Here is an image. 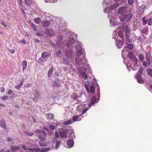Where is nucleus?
<instances>
[{"instance_id":"f257e3e1","label":"nucleus","mask_w":152,"mask_h":152,"mask_svg":"<svg viewBox=\"0 0 152 152\" xmlns=\"http://www.w3.org/2000/svg\"><path fill=\"white\" fill-rule=\"evenodd\" d=\"M79 72L81 76L85 79H87V75L86 73V69L84 67H80L79 69Z\"/></svg>"},{"instance_id":"f03ea898","label":"nucleus","mask_w":152,"mask_h":152,"mask_svg":"<svg viewBox=\"0 0 152 152\" xmlns=\"http://www.w3.org/2000/svg\"><path fill=\"white\" fill-rule=\"evenodd\" d=\"M133 16V14L132 13H129L127 15H123V19H121V21H125L126 22L129 21Z\"/></svg>"},{"instance_id":"7ed1b4c3","label":"nucleus","mask_w":152,"mask_h":152,"mask_svg":"<svg viewBox=\"0 0 152 152\" xmlns=\"http://www.w3.org/2000/svg\"><path fill=\"white\" fill-rule=\"evenodd\" d=\"M69 132H70L71 133H72V132H73L71 130H63L61 132H59V134L61 138H66V134Z\"/></svg>"},{"instance_id":"20e7f679","label":"nucleus","mask_w":152,"mask_h":152,"mask_svg":"<svg viewBox=\"0 0 152 152\" xmlns=\"http://www.w3.org/2000/svg\"><path fill=\"white\" fill-rule=\"evenodd\" d=\"M132 60L133 63L130 65L131 67L134 69H136L138 66L137 65L138 60L136 57L134 58Z\"/></svg>"},{"instance_id":"39448f33","label":"nucleus","mask_w":152,"mask_h":152,"mask_svg":"<svg viewBox=\"0 0 152 152\" xmlns=\"http://www.w3.org/2000/svg\"><path fill=\"white\" fill-rule=\"evenodd\" d=\"M122 29L123 32L125 33L126 35H127L129 32L130 30L128 26L125 25H123Z\"/></svg>"},{"instance_id":"423d86ee","label":"nucleus","mask_w":152,"mask_h":152,"mask_svg":"<svg viewBox=\"0 0 152 152\" xmlns=\"http://www.w3.org/2000/svg\"><path fill=\"white\" fill-rule=\"evenodd\" d=\"M73 52L72 50H67L65 52V55L66 57L71 58L73 55Z\"/></svg>"},{"instance_id":"0eeeda50","label":"nucleus","mask_w":152,"mask_h":152,"mask_svg":"<svg viewBox=\"0 0 152 152\" xmlns=\"http://www.w3.org/2000/svg\"><path fill=\"white\" fill-rule=\"evenodd\" d=\"M46 33L47 35L51 36L54 34V32L52 29L47 28L46 30Z\"/></svg>"},{"instance_id":"6e6552de","label":"nucleus","mask_w":152,"mask_h":152,"mask_svg":"<svg viewBox=\"0 0 152 152\" xmlns=\"http://www.w3.org/2000/svg\"><path fill=\"white\" fill-rule=\"evenodd\" d=\"M74 141L72 139H70L67 142V145L68 146V148H71L74 145Z\"/></svg>"},{"instance_id":"1a4fd4ad","label":"nucleus","mask_w":152,"mask_h":152,"mask_svg":"<svg viewBox=\"0 0 152 152\" xmlns=\"http://www.w3.org/2000/svg\"><path fill=\"white\" fill-rule=\"evenodd\" d=\"M42 26L45 27L49 26L50 24L49 21H43L41 22Z\"/></svg>"},{"instance_id":"9d476101","label":"nucleus","mask_w":152,"mask_h":152,"mask_svg":"<svg viewBox=\"0 0 152 152\" xmlns=\"http://www.w3.org/2000/svg\"><path fill=\"white\" fill-rule=\"evenodd\" d=\"M116 43L118 48H121L124 42L121 40H117Z\"/></svg>"},{"instance_id":"9b49d317","label":"nucleus","mask_w":152,"mask_h":152,"mask_svg":"<svg viewBox=\"0 0 152 152\" xmlns=\"http://www.w3.org/2000/svg\"><path fill=\"white\" fill-rule=\"evenodd\" d=\"M127 10L126 7H122L120 8L118 10V12L120 14L124 13Z\"/></svg>"},{"instance_id":"f8f14e48","label":"nucleus","mask_w":152,"mask_h":152,"mask_svg":"<svg viewBox=\"0 0 152 152\" xmlns=\"http://www.w3.org/2000/svg\"><path fill=\"white\" fill-rule=\"evenodd\" d=\"M97 92H98V94L97 95V96H98V97L97 99H96V103H97L99 100L100 99V89L99 88V86L98 84H97Z\"/></svg>"},{"instance_id":"ddd939ff","label":"nucleus","mask_w":152,"mask_h":152,"mask_svg":"<svg viewBox=\"0 0 152 152\" xmlns=\"http://www.w3.org/2000/svg\"><path fill=\"white\" fill-rule=\"evenodd\" d=\"M46 117L48 120H52L54 118V115L51 113H48L46 114Z\"/></svg>"},{"instance_id":"4468645a","label":"nucleus","mask_w":152,"mask_h":152,"mask_svg":"<svg viewBox=\"0 0 152 152\" xmlns=\"http://www.w3.org/2000/svg\"><path fill=\"white\" fill-rule=\"evenodd\" d=\"M75 41V39L73 38H71L67 43V45L68 46H70L73 45Z\"/></svg>"},{"instance_id":"2eb2a0df","label":"nucleus","mask_w":152,"mask_h":152,"mask_svg":"<svg viewBox=\"0 0 152 152\" xmlns=\"http://www.w3.org/2000/svg\"><path fill=\"white\" fill-rule=\"evenodd\" d=\"M22 69L23 71L26 69L27 66V62L26 60L23 61L22 62Z\"/></svg>"},{"instance_id":"dca6fc26","label":"nucleus","mask_w":152,"mask_h":152,"mask_svg":"<svg viewBox=\"0 0 152 152\" xmlns=\"http://www.w3.org/2000/svg\"><path fill=\"white\" fill-rule=\"evenodd\" d=\"M0 126L3 128L7 129V127L5 122L3 120L0 121Z\"/></svg>"},{"instance_id":"f3484780","label":"nucleus","mask_w":152,"mask_h":152,"mask_svg":"<svg viewBox=\"0 0 152 152\" xmlns=\"http://www.w3.org/2000/svg\"><path fill=\"white\" fill-rule=\"evenodd\" d=\"M25 4L27 6L31 5L32 3V0H25Z\"/></svg>"},{"instance_id":"a211bd4d","label":"nucleus","mask_w":152,"mask_h":152,"mask_svg":"<svg viewBox=\"0 0 152 152\" xmlns=\"http://www.w3.org/2000/svg\"><path fill=\"white\" fill-rule=\"evenodd\" d=\"M77 47V46L76 45V49L77 50L76 55L78 57H79L82 54V51L81 50H78Z\"/></svg>"},{"instance_id":"6ab92c4d","label":"nucleus","mask_w":152,"mask_h":152,"mask_svg":"<svg viewBox=\"0 0 152 152\" xmlns=\"http://www.w3.org/2000/svg\"><path fill=\"white\" fill-rule=\"evenodd\" d=\"M23 82L24 80H22L20 81V83L18 84V85L15 86V88L17 89H19L23 85Z\"/></svg>"},{"instance_id":"aec40b11","label":"nucleus","mask_w":152,"mask_h":152,"mask_svg":"<svg viewBox=\"0 0 152 152\" xmlns=\"http://www.w3.org/2000/svg\"><path fill=\"white\" fill-rule=\"evenodd\" d=\"M75 61L76 63L78 64L81 65L82 64L81 59H80L78 58H77V57H75Z\"/></svg>"},{"instance_id":"412c9836","label":"nucleus","mask_w":152,"mask_h":152,"mask_svg":"<svg viewBox=\"0 0 152 152\" xmlns=\"http://www.w3.org/2000/svg\"><path fill=\"white\" fill-rule=\"evenodd\" d=\"M95 103V96H94L92 97L91 102L89 104L90 107L92 105L94 104Z\"/></svg>"},{"instance_id":"4be33fe9","label":"nucleus","mask_w":152,"mask_h":152,"mask_svg":"<svg viewBox=\"0 0 152 152\" xmlns=\"http://www.w3.org/2000/svg\"><path fill=\"white\" fill-rule=\"evenodd\" d=\"M119 5V4L118 3H115L112 5L110 8L111 9H114L118 7Z\"/></svg>"},{"instance_id":"5701e85b","label":"nucleus","mask_w":152,"mask_h":152,"mask_svg":"<svg viewBox=\"0 0 152 152\" xmlns=\"http://www.w3.org/2000/svg\"><path fill=\"white\" fill-rule=\"evenodd\" d=\"M146 56L147 61L148 62V64H150L151 59V56L150 55L148 54L147 53H146Z\"/></svg>"},{"instance_id":"b1692460","label":"nucleus","mask_w":152,"mask_h":152,"mask_svg":"<svg viewBox=\"0 0 152 152\" xmlns=\"http://www.w3.org/2000/svg\"><path fill=\"white\" fill-rule=\"evenodd\" d=\"M146 71L148 75L152 77V69L151 68H148L147 69Z\"/></svg>"},{"instance_id":"393cba45","label":"nucleus","mask_w":152,"mask_h":152,"mask_svg":"<svg viewBox=\"0 0 152 152\" xmlns=\"http://www.w3.org/2000/svg\"><path fill=\"white\" fill-rule=\"evenodd\" d=\"M53 68L52 67L49 70L48 73V76L49 77H50L52 74V73L53 72Z\"/></svg>"},{"instance_id":"a878e982","label":"nucleus","mask_w":152,"mask_h":152,"mask_svg":"<svg viewBox=\"0 0 152 152\" xmlns=\"http://www.w3.org/2000/svg\"><path fill=\"white\" fill-rule=\"evenodd\" d=\"M48 56V54L47 52H43L42 54V57L43 58H45Z\"/></svg>"},{"instance_id":"bb28decb","label":"nucleus","mask_w":152,"mask_h":152,"mask_svg":"<svg viewBox=\"0 0 152 152\" xmlns=\"http://www.w3.org/2000/svg\"><path fill=\"white\" fill-rule=\"evenodd\" d=\"M56 141V149H58L61 144V142L60 140L57 141V140Z\"/></svg>"},{"instance_id":"cd10ccee","label":"nucleus","mask_w":152,"mask_h":152,"mask_svg":"<svg viewBox=\"0 0 152 152\" xmlns=\"http://www.w3.org/2000/svg\"><path fill=\"white\" fill-rule=\"evenodd\" d=\"M148 31V27L147 26L143 28L141 30L142 32L143 33H146Z\"/></svg>"},{"instance_id":"c85d7f7f","label":"nucleus","mask_w":152,"mask_h":152,"mask_svg":"<svg viewBox=\"0 0 152 152\" xmlns=\"http://www.w3.org/2000/svg\"><path fill=\"white\" fill-rule=\"evenodd\" d=\"M39 139L41 140V141H42V142H45V137H43V136L41 135H39L38 136Z\"/></svg>"},{"instance_id":"c756f323","label":"nucleus","mask_w":152,"mask_h":152,"mask_svg":"<svg viewBox=\"0 0 152 152\" xmlns=\"http://www.w3.org/2000/svg\"><path fill=\"white\" fill-rule=\"evenodd\" d=\"M34 21L36 23L39 24L41 21V19L40 18H38L34 19Z\"/></svg>"},{"instance_id":"7c9ffc66","label":"nucleus","mask_w":152,"mask_h":152,"mask_svg":"<svg viewBox=\"0 0 152 152\" xmlns=\"http://www.w3.org/2000/svg\"><path fill=\"white\" fill-rule=\"evenodd\" d=\"M129 57L131 59H132L134 58L133 56V53L132 52H130L129 53Z\"/></svg>"},{"instance_id":"2f4dec72","label":"nucleus","mask_w":152,"mask_h":152,"mask_svg":"<svg viewBox=\"0 0 152 152\" xmlns=\"http://www.w3.org/2000/svg\"><path fill=\"white\" fill-rule=\"evenodd\" d=\"M137 81L138 82V83H143L144 81L143 80L142 77H141L137 79Z\"/></svg>"},{"instance_id":"473e14b6","label":"nucleus","mask_w":152,"mask_h":152,"mask_svg":"<svg viewBox=\"0 0 152 152\" xmlns=\"http://www.w3.org/2000/svg\"><path fill=\"white\" fill-rule=\"evenodd\" d=\"M78 97V96L77 95L76 93H75L72 94L71 96V97L74 99L77 98Z\"/></svg>"},{"instance_id":"72a5a7b5","label":"nucleus","mask_w":152,"mask_h":152,"mask_svg":"<svg viewBox=\"0 0 152 152\" xmlns=\"http://www.w3.org/2000/svg\"><path fill=\"white\" fill-rule=\"evenodd\" d=\"M118 34L119 37L121 38H123V34L121 31H119L118 32Z\"/></svg>"},{"instance_id":"f704fd0d","label":"nucleus","mask_w":152,"mask_h":152,"mask_svg":"<svg viewBox=\"0 0 152 152\" xmlns=\"http://www.w3.org/2000/svg\"><path fill=\"white\" fill-rule=\"evenodd\" d=\"M138 57L139 59L141 61H142L144 60V56L142 54H140L138 55Z\"/></svg>"},{"instance_id":"c9c22d12","label":"nucleus","mask_w":152,"mask_h":152,"mask_svg":"<svg viewBox=\"0 0 152 152\" xmlns=\"http://www.w3.org/2000/svg\"><path fill=\"white\" fill-rule=\"evenodd\" d=\"M95 90V88L93 86H91L90 88V92L93 93L94 92Z\"/></svg>"},{"instance_id":"e433bc0d","label":"nucleus","mask_w":152,"mask_h":152,"mask_svg":"<svg viewBox=\"0 0 152 152\" xmlns=\"http://www.w3.org/2000/svg\"><path fill=\"white\" fill-rule=\"evenodd\" d=\"M80 116V115H74L73 117V120L74 121H76V120Z\"/></svg>"},{"instance_id":"4c0bfd02","label":"nucleus","mask_w":152,"mask_h":152,"mask_svg":"<svg viewBox=\"0 0 152 152\" xmlns=\"http://www.w3.org/2000/svg\"><path fill=\"white\" fill-rule=\"evenodd\" d=\"M72 123V122L70 120H67L63 122V124L64 125H69Z\"/></svg>"},{"instance_id":"58836bf2","label":"nucleus","mask_w":152,"mask_h":152,"mask_svg":"<svg viewBox=\"0 0 152 152\" xmlns=\"http://www.w3.org/2000/svg\"><path fill=\"white\" fill-rule=\"evenodd\" d=\"M39 144L41 147L45 146L46 144L45 142H42V141H40L39 142Z\"/></svg>"},{"instance_id":"ea45409f","label":"nucleus","mask_w":152,"mask_h":152,"mask_svg":"<svg viewBox=\"0 0 152 152\" xmlns=\"http://www.w3.org/2000/svg\"><path fill=\"white\" fill-rule=\"evenodd\" d=\"M146 18L145 17H143L142 18L143 23L145 24H146L148 22V20H146Z\"/></svg>"},{"instance_id":"a19ab883","label":"nucleus","mask_w":152,"mask_h":152,"mask_svg":"<svg viewBox=\"0 0 152 152\" xmlns=\"http://www.w3.org/2000/svg\"><path fill=\"white\" fill-rule=\"evenodd\" d=\"M49 148H43L40 150V151L42 152H46L48 151Z\"/></svg>"},{"instance_id":"79ce46f5","label":"nucleus","mask_w":152,"mask_h":152,"mask_svg":"<svg viewBox=\"0 0 152 152\" xmlns=\"http://www.w3.org/2000/svg\"><path fill=\"white\" fill-rule=\"evenodd\" d=\"M55 136L56 137V138L54 137L53 138V139H55L56 140H57V138H58L59 137V134L57 132H55Z\"/></svg>"},{"instance_id":"37998d69","label":"nucleus","mask_w":152,"mask_h":152,"mask_svg":"<svg viewBox=\"0 0 152 152\" xmlns=\"http://www.w3.org/2000/svg\"><path fill=\"white\" fill-rule=\"evenodd\" d=\"M53 85L54 86L59 87L60 86L59 84L57 83L56 81H55L53 82Z\"/></svg>"},{"instance_id":"c03bdc74","label":"nucleus","mask_w":152,"mask_h":152,"mask_svg":"<svg viewBox=\"0 0 152 152\" xmlns=\"http://www.w3.org/2000/svg\"><path fill=\"white\" fill-rule=\"evenodd\" d=\"M63 63L64 64H65L68 65L69 64V61L66 58H65L63 59Z\"/></svg>"},{"instance_id":"a18cd8bd","label":"nucleus","mask_w":152,"mask_h":152,"mask_svg":"<svg viewBox=\"0 0 152 152\" xmlns=\"http://www.w3.org/2000/svg\"><path fill=\"white\" fill-rule=\"evenodd\" d=\"M148 24L149 26H151L152 25V18H150L148 20Z\"/></svg>"},{"instance_id":"49530a36","label":"nucleus","mask_w":152,"mask_h":152,"mask_svg":"<svg viewBox=\"0 0 152 152\" xmlns=\"http://www.w3.org/2000/svg\"><path fill=\"white\" fill-rule=\"evenodd\" d=\"M136 79L142 77V75L141 74H139L138 73H137L136 75L135 76Z\"/></svg>"},{"instance_id":"de8ad7c7","label":"nucleus","mask_w":152,"mask_h":152,"mask_svg":"<svg viewBox=\"0 0 152 152\" xmlns=\"http://www.w3.org/2000/svg\"><path fill=\"white\" fill-rule=\"evenodd\" d=\"M127 47L130 50H132L133 48V45L132 44H129L127 45Z\"/></svg>"},{"instance_id":"09e8293b","label":"nucleus","mask_w":152,"mask_h":152,"mask_svg":"<svg viewBox=\"0 0 152 152\" xmlns=\"http://www.w3.org/2000/svg\"><path fill=\"white\" fill-rule=\"evenodd\" d=\"M24 133L26 134L27 136H32L34 135V133H28L26 132H24Z\"/></svg>"},{"instance_id":"8fccbe9b","label":"nucleus","mask_w":152,"mask_h":152,"mask_svg":"<svg viewBox=\"0 0 152 152\" xmlns=\"http://www.w3.org/2000/svg\"><path fill=\"white\" fill-rule=\"evenodd\" d=\"M31 27L33 28L34 30V31H37V29L34 23H31Z\"/></svg>"},{"instance_id":"3c124183","label":"nucleus","mask_w":152,"mask_h":152,"mask_svg":"<svg viewBox=\"0 0 152 152\" xmlns=\"http://www.w3.org/2000/svg\"><path fill=\"white\" fill-rule=\"evenodd\" d=\"M88 109L87 108L84 109L82 111L81 114L80 115V116L83 115L87 111Z\"/></svg>"},{"instance_id":"603ef678","label":"nucleus","mask_w":152,"mask_h":152,"mask_svg":"<svg viewBox=\"0 0 152 152\" xmlns=\"http://www.w3.org/2000/svg\"><path fill=\"white\" fill-rule=\"evenodd\" d=\"M128 4L129 5H131L134 3L133 0H128Z\"/></svg>"},{"instance_id":"864d4df0","label":"nucleus","mask_w":152,"mask_h":152,"mask_svg":"<svg viewBox=\"0 0 152 152\" xmlns=\"http://www.w3.org/2000/svg\"><path fill=\"white\" fill-rule=\"evenodd\" d=\"M49 128L51 130H53L55 129V126L52 125H50L49 126Z\"/></svg>"},{"instance_id":"5fc2aeb1","label":"nucleus","mask_w":152,"mask_h":152,"mask_svg":"<svg viewBox=\"0 0 152 152\" xmlns=\"http://www.w3.org/2000/svg\"><path fill=\"white\" fill-rule=\"evenodd\" d=\"M143 71V69L141 67L139 69V71L137 72V73H138L139 74H141Z\"/></svg>"},{"instance_id":"6e6d98bb","label":"nucleus","mask_w":152,"mask_h":152,"mask_svg":"<svg viewBox=\"0 0 152 152\" xmlns=\"http://www.w3.org/2000/svg\"><path fill=\"white\" fill-rule=\"evenodd\" d=\"M85 87L86 88L87 91L88 93H90V91L89 89H88V87L86 85H85Z\"/></svg>"},{"instance_id":"4d7b16f0","label":"nucleus","mask_w":152,"mask_h":152,"mask_svg":"<svg viewBox=\"0 0 152 152\" xmlns=\"http://www.w3.org/2000/svg\"><path fill=\"white\" fill-rule=\"evenodd\" d=\"M31 85L29 83H26L24 85V87L25 88H27L30 86Z\"/></svg>"},{"instance_id":"13d9d810","label":"nucleus","mask_w":152,"mask_h":152,"mask_svg":"<svg viewBox=\"0 0 152 152\" xmlns=\"http://www.w3.org/2000/svg\"><path fill=\"white\" fill-rule=\"evenodd\" d=\"M8 98V97L7 96H3L1 97V99L3 100H5L6 99H7Z\"/></svg>"},{"instance_id":"bf43d9fd","label":"nucleus","mask_w":152,"mask_h":152,"mask_svg":"<svg viewBox=\"0 0 152 152\" xmlns=\"http://www.w3.org/2000/svg\"><path fill=\"white\" fill-rule=\"evenodd\" d=\"M11 150L12 151H13V152L15 151V147L13 146H11Z\"/></svg>"},{"instance_id":"052dcab7","label":"nucleus","mask_w":152,"mask_h":152,"mask_svg":"<svg viewBox=\"0 0 152 152\" xmlns=\"http://www.w3.org/2000/svg\"><path fill=\"white\" fill-rule=\"evenodd\" d=\"M5 88L3 87H1V92L3 93L5 91Z\"/></svg>"},{"instance_id":"680f3d73","label":"nucleus","mask_w":152,"mask_h":152,"mask_svg":"<svg viewBox=\"0 0 152 152\" xmlns=\"http://www.w3.org/2000/svg\"><path fill=\"white\" fill-rule=\"evenodd\" d=\"M147 63L145 61H144L143 62V65L144 66L146 67L147 66Z\"/></svg>"},{"instance_id":"e2e57ef3","label":"nucleus","mask_w":152,"mask_h":152,"mask_svg":"<svg viewBox=\"0 0 152 152\" xmlns=\"http://www.w3.org/2000/svg\"><path fill=\"white\" fill-rule=\"evenodd\" d=\"M34 40L35 42H36L37 43H38L40 42V41L39 40L37 39V38H35L34 39Z\"/></svg>"},{"instance_id":"0e129e2a","label":"nucleus","mask_w":152,"mask_h":152,"mask_svg":"<svg viewBox=\"0 0 152 152\" xmlns=\"http://www.w3.org/2000/svg\"><path fill=\"white\" fill-rule=\"evenodd\" d=\"M42 135L45 137H46V133L44 131H42Z\"/></svg>"},{"instance_id":"69168bd1","label":"nucleus","mask_w":152,"mask_h":152,"mask_svg":"<svg viewBox=\"0 0 152 152\" xmlns=\"http://www.w3.org/2000/svg\"><path fill=\"white\" fill-rule=\"evenodd\" d=\"M21 147L24 150H26V146L24 145H22L21 146Z\"/></svg>"},{"instance_id":"338daca9","label":"nucleus","mask_w":152,"mask_h":152,"mask_svg":"<svg viewBox=\"0 0 152 152\" xmlns=\"http://www.w3.org/2000/svg\"><path fill=\"white\" fill-rule=\"evenodd\" d=\"M9 51H10V52L11 53H13L14 52H15V50H14V49H12V50H9Z\"/></svg>"},{"instance_id":"774afa93","label":"nucleus","mask_w":152,"mask_h":152,"mask_svg":"<svg viewBox=\"0 0 152 152\" xmlns=\"http://www.w3.org/2000/svg\"><path fill=\"white\" fill-rule=\"evenodd\" d=\"M12 92V91L11 90H9L8 91V94L9 95Z\"/></svg>"}]
</instances>
